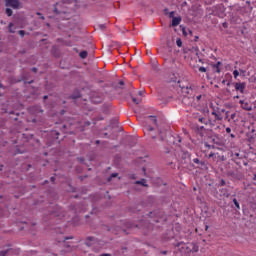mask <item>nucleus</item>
I'll return each instance as SVG.
<instances>
[{"instance_id": "obj_1", "label": "nucleus", "mask_w": 256, "mask_h": 256, "mask_svg": "<svg viewBox=\"0 0 256 256\" xmlns=\"http://www.w3.org/2000/svg\"><path fill=\"white\" fill-rule=\"evenodd\" d=\"M177 85V93L180 94V97H183L184 95L182 103H184V105H191L193 98L187 95L193 94V88H191V86H183V81H178Z\"/></svg>"}, {"instance_id": "obj_2", "label": "nucleus", "mask_w": 256, "mask_h": 256, "mask_svg": "<svg viewBox=\"0 0 256 256\" xmlns=\"http://www.w3.org/2000/svg\"><path fill=\"white\" fill-rule=\"evenodd\" d=\"M5 7H11L12 9H19L21 7V1L19 0H4Z\"/></svg>"}, {"instance_id": "obj_3", "label": "nucleus", "mask_w": 256, "mask_h": 256, "mask_svg": "<svg viewBox=\"0 0 256 256\" xmlns=\"http://www.w3.org/2000/svg\"><path fill=\"white\" fill-rule=\"evenodd\" d=\"M53 13L55 15H61V13H67V9L63 8L61 3H56L54 5Z\"/></svg>"}, {"instance_id": "obj_4", "label": "nucleus", "mask_w": 256, "mask_h": 256, "mask_svg": "<svg viewBox=\"0 0 256 256\" xmlns=\"http://www.w3.org/2000/svg\"><path fill=\"white\" fill-rule=\"evenodd\" d=\"M240 105L244 111H253V105L245 100H240Z\"/></svg>"}, {"instance_id": "obj_5", "label": "nucleus", "mask_w": 256, "mask_h": 256, "mask_svg": "<svg viewBox=\"0 0 256 256\" xmlns=\"http://www.w3.org/2000/svg\"><path fill=\"white\" fill-rule=\"evenodd\" d=\"M17 253H18L17 250H13V248H9L7 250L0 251V256L15 255Z\"/></svg>"}, {"instance_id": "obj_6", "label": "nucleus", "mask_w": 256, "mask_h": 256, "mask_svg": "<svg viewBox=\"0 0 256 256\" xmlns=\"http://www.w3.org/2000/svg\"><path fill=\"white\" fill-rule=\"evenodd\" d=\"M234 87L237 91H240V93H245V83H239V82H236L234 83Z\"/></svg>"}, {"instance_id": "obj_7", "label": "nucleus", "mask_w": 256, "mask_h": 256, "mask_svg": "<svg viewBox=\"0 0 256 256\" xmlns=\"http://www.w3.org/2000/svg\"><path fill=\"white\" fill-rule=\"evenodd\" d=\"M179 23H181V17H173L171 26L177 27V25H179Z\"/></svg>"}, {"instance_id": "obj_8", "label": "nucleus", "mask_w": 256, "mask_h": 256, "mask_svg": "<svg viewBox=\"0 0 256 256\" xmlns=\"http://www.w3.org/2000/svg\"><path fill=\"white\" fill-rule=\"evenodd\" d=\"M144 127L146 131H149V132L155 131V128L149 124V121L144 122Z\"/></svg>"}, {"instance_id": "obj_9", "label": "nucleus", "mask_w": 256, "mask_h": 256, "mask_svg": "<svg viewBox=\"0 0 256 256\" xmlns=\"http://www.w3.org/2000/svg\"><path fill=\"white\" fill-rule=\"evenodd\" d=\"M79 97H81L79 90H75L74 93L70 95V99H79Z\"/></svg>"}, {"instance_id": "obj_10", "label": "nucleus", "mask_w": 256, "mask_h": 256, "mask_svg": "<svg viewBox=\"0 0 256 256\" xmlns=\"http://www.w3.org/2000/svg\"><path fill=\"white\" fill-rule=\"evenodd\" d=\"M136 185H142V187H148L147 180L141 179L135 182Z\"/></svg>"}, {"instance_id": "obj_11", "label": "nucleus", "mask_w": 256, "mask_h": 256, "mask_svg": "<svg viewBox=\"0 0 256 256\" xmlns=\"http://www.w3.org/2000/svg\"><path fill=\"white\" fill-rule=\"evenodd\" d=\"M149 123H152V125H155L157 127V118L155 116H148Z\"/></svg>"}, {"instance_id": "obj_12", "label": "nucleus", "mask_w": 256, "mask_h": 256, "mask_svg": "<svg viewBox=\"0 0 256 256\" xmlns=\"http://www.w3.org/2000/svg\"><path fill=\"white\" fill-rule=\"evenodd\" d=\"M131 99H132L133 103H135V105H139L142 101L141 98H135L134 96H131Z\"/></svg>"}, {"instance_id": "obj_13", "label": "nucleus", "mask_w": 256, "mask_h": 256, "mask_svg": "<svg viewBox=\"0 0 256 256\" xmlns=\"http://www.w3.org/2000/svg\"><path fill=\"white\" fill-rule=\"evenodd\" d=\"M212 115H214L215 117V121H222L223 117L219 116V114H217V112L213 111Z\"/></svg>"}, {"instance_id": "obj_14", "label": "nucleus", "mask_w": 256, "mask_h": 256, "mask_svg": "<svg viewBox=\"0 0 256 256\" xmlns=\"http://www.w3.org/2000/svg\"><path fill=\"white\" fill-rule=\"evenodd\" d=\"M87 55H88L87 51H82L79 53V57L81 59H87Z\"/></svg>"}, {"instance_id": "obj_15", "label": "nucleus", "mask_w": 256, "mask_h": 256, "mask_svg": "<svg viewBox=\"0 0 256 256\" xmlns=\"http://www.w3.org/2000/svg\"><path fill=\"white\" fill-rule=\"evenodd\" d=\"M5 13L8 17H11L13 15V10L11 8H6Z\"/></svg>"}, {"instance_id": "obj_16", "label": "nucleus", "mask_w": 256, "mask_h": 256, "mask_svg": "<svg viewBox=\"0 0 256 256\" xmlns=\"http://www.w3.org/2000/svg\"><path fill=\"white\" fill-rule=\"evenodd\" d=\"M221 66V62H217L214 67L216 69V73H221V69L219 68Z\"/></svg>"}, {"instance_id": "obj_17", "label": "nucleus", "mask_w": 256, "mask_h": 256, "mask_svg": "<svg viewBox=\"0 0 256 256\" xmlns=\"http://www.w3.org/2000/svg\"><path fill=\"white\" fill-rule=\"evenodd\" d=\"M176 45L177 47H183V41H181V38H177Z\"/></svg>"}, {"instance_id": "obj_18", "label": "nucleus", "mask_w": 256, "mask_h": 256, "mask_svg": "<svg viewBox=\"0 0 256 256\" xmlns=\"http://www.w3.org/2000/svg\"><path fill=\"white\" fill-rule=\"evenodd\" d=\"M76 0H62L63 5H70V3H74Z\"/></svg>"}, {"instance_id": "obj_19", "label": "nucleus", "mask_w": 256, "mask_h": 256, "mask_svg": "<svg viewBox=\"0 0 256 256\" xmlns=\"http://www.w3.org/2000/svg\"><path fill=\"white\" fill-rule=\"evenodd\" d=\"M193 162L196 163L197 165H199V163H200L201 165H205V162H201V161L199 160V158H194V159H193Z\"/></svg>"}, {"instance_id": "obj_20", "label": "nucleus", "mask_w": 256, "mask_h": 256, "mask_svg": "<svg viewBox=\"0 0 256 256\" xmlns=\"http://www.w3.org/2000/svg\"><path fill=\"white\" fill-rule=\"evenodd\" d=\"M198 71H199L200 73H207V68L201 66V67L198 68Z\"/></svg>"}, {"instance_id": "obj_21", "label": "nucleus", "mask_w": 256, "mask_h": 256, "mask_svg": "<svg viewBox=\"0 0 256 256\" xmlns=\"http://www.w3.org/2000/svg\"><path fill=\"white\" fill-rule=\"evenodd\" d=\"M98 29H100L101 31H105V29H107V26H105V24H100L97 26Z\"/></svg>"}, {"instance_id": "obj_22", "label": "nucleus", "mask_w": 256, "mask_h": 256, "mask_svg": "<svg viewBox=\"0 0 256 256\" xmlns=\"http://www.w3.org/2000/svg\"><path fill=\"white\" fill-rule=\"evenodd\" d=\"M233 203H234L236 209H241V207L239 206V202L235 198L233 199Z\"/></svg>"}, {"instance_id": "obj_23", "label": "nucleus", "mask_w": 256, "mask_h": 256, "mask_svg": "<svg viewBox=\"0 0 256 256\" xmlns=\"http://www.w3.org/2000/svg\"><path fill=\"white\" fill-rule=\"evenodd\" d=\"M198 121H200V123H204V125H207V120H205L204 117H200Z\"/></svg>"}, {"instance_id": "obj_24", "label": "nucleus", "mask_w": 256, "mask_h": 256, "mask_svg": "<svg viewBox=\"0 0 256 256\" xmlns=\"http://www.w3.org/2000/svg\"><path fill=\"white\" fill-rule=\"evenodd\" d=\"M11 27H13V23L8 25L9 33H15V30H13Z\"/></svg>"}, {"instance_id": "obj_25", "label": "nucleus", "mask_w": 256, "mask_h": 256, "mask_svg": "<svg viewBox=\"0 0 256 256\" xmlns=\"http://www.w3.org/2000/svg\"><path fill=\"white\" fill-rule=\"evenodd\" d=\"M232 155L233 157H235V159H241V154H239L238 152H235Z\"/></svg>"}, {"instance_id": "obj_26", "label": "nucleus", "mask_w": 256, "mask_h": 256, "mask_svg": "<svg viewBox=\"0 0 256 256\" xmlns=\"http://www.w3.org/2000/svg\"><path fill=\"white\" fill-rule=\"evenodd\" d=\"M118 173H112L110 178H108V181H111V179L115 178V177H118Z\"/></svg>"}, {"instance_id": "obj_27", "label": "nucleus", "mask_w": 256, "mask_h": 256, "mask_svg": "<svg viewBox=\"0 0 256 256\" xmlns=\"http://www.w3.org/2000/svg\"><path fill=\"white\" fill-rule=\"evenodd\" d=\"M233 75H234V79H237V77H239V71L238 70H234L233 71Z\"/></svg>"}, {"instance_id": "obj_28", "label": "nucleus", "mask_w": 256, "mask_h": 256, "mask_svg": "<svg viewBox=\"0 0 256 256\" xmlns=\"http://www.w3.org/2000/svg\"><path fill=\"white\" fill-rule=\"evenodd\" d=\"M18 34L20 35V37H25V31L24 30H19Z\"/></svg>"}, {"instance_id": "obj_29", "label": "nucleus", "mask_w": 256, "mask_h": 256, "mask_svg": "<svg viewBox=\"0 0 256 256\" xmlns=\"http://www.w3.org/2000/svg\"><path fill=\"white\" fill-rule=\"evenodd\" d=\"M215 121H217V120H209V125H210V127H215Z\"/></svg>"}, {"instance_id": "obj_30", "label": "nucleus", "mask_w": 256, "mask_h": 256, "mask_svg": "<svg viewBox=\"0 0 256 256\" xmlns=\"http://www.w3.org/2000/svg\"><path fill=\"white\" fill-rule=\"evenodd\" d=\"M36 15L40 16V19H42V21H45V16H43V14L37 12Z\"/></svg>"}, {"instance_id": "obj_31", "label": "nucleus", "mask_w": 256, "mask_h": 256, "mask_svg": "<svg viewBox=\"0 0 256 256\" xmlns=\"http://www.w3.org/2000/svg\"><path fill=\"white\" fill-rule=\"evenodd\" d=\"M192 251H194V253H197V251H199V246H193Z\"/></svg>"}, {"instance_id": "obj_32", "label": "nucleus", "mask_w": 256, "mask_h": 256, "mask_svg": "<svg viewBox=\"0 0 256 256\" xmlns=\"http://www.w3.org/2000/svg\"><path fill=\"white\" fill-rule=\"evenodd\" d=\"M134 227H137V225H135V224H128V228L129 229H133Z\"/></svg>"}, {"instance_id": "obj_33", "label": "nucleus", "mask_w": 256, "mask_h": 256, "mask_svg": "<svg viewBox=\"0 0 256 256\" xmlns=\"http://www.w3.org/2000/svg\"><path fill=\"white\" fill-rule=\"evenodd\" d=\"M182 33L185 35V37H187V31L185 30V27H182Z\"/></svg>"}, {"instance_id": "obj_34", "label": "nucleus", "mask_w": 256, "mask_h": 256, "mask_svg": "<svg viewBox=\"0 0 256 256\" xmlns=\"http://www.w3.org/2000/svg\"><path fill=\"white\" fill-rule=\"evenodd\" d=\"M220 185H221V187H225V185H226L225 180L222 179L220 182Z\"/></svg>"}, {"instance_id": "obj_35", "label": "nucleus", "mask_w": 256, "mask_h": 256, "mask_svg": "<svg viewBox=\"0 0 256 256\" xmlns=\"http://www.w3.org/2000/svg\"><path fill=\"white\" fill-rule=\"evenodd\" d=\"M169 17L173 19V17H175V12H170Z\"/></svg>"}, {"instance_id": "obj_36", "label": "nucleus", "mask_w": 256, "mask_h": 256, "mask_svg": "<svg viewBox=\"0 0 256 256\" xmlns=\"http://www.w3.org/2000/svg\"><path fill=\"white\" fill-rule=\"evenodd\" d=\"M223 195H224V197H229V192H227L226 190H225V192L223 193Z\"/></svg>"}, {"instance_id": "obj_37", "label": "nucleus", "mask_w": 256, "mask_h": 256, "mask_svg": "<svg viewBox=\"0 0 256 256\" xmlns=\"http://www.w3.org/2000/svg\"><path fill=\"white\" fill-rule=\"evenodd\" d=\"M78 161H79L80 163H83V161H85V158L80 157V158H78Z\"/></svg>"}, {"instance_id": "obj_38", "label": "nucleus", "mask_w": 256, "mask_h": 256, "mask_svg": "<svg viewBox=\"0 0 256 256\" xmlns=\"http://www.w3.org/2000/svg\"><path fill=\"white\" fill-rule=\"evenodd\" d=\"M208 157L209 159H211L212 157H215V153L211 152Z\"/></svg>"}, {"instance_id": "obj_39", "label": "nucleus", "mask_w": 256, "mask_h": 256, "mask_svg": "<svg viewBox=\"0 0 256 256\" xmlns=\"http://www.w3.org/2000/svg\"><path fill=\"white\" fill-rule=\"evenodd\" d=\"M226 133H231V129L229 127L226 128Z\"/></svg>"}, {"instance_id": "obj_40", "label": "nucleus", "mask_w": 256, "mask_h": 256, "mask_svg": "<svg viewBox=\"0 0 256 256\" xmlns=\"http://www.w3.org/2000/svg\"><path fill=\"white\" fill-rule=\"evenodd\" d=\"M93 239H95V238H93V237H87V241H93Z\"/></svg>"}, {"instance_id": "obj_41", "label": "nucleus", "mask_w": 256, "mask_h": 256, "mask_svg": "<svg viewBox=\"0 0 256 256\" xmlns=\"http://www.w3.org/2000/svg\"><path fill=\"white\" fill-rule=\"evenodd\" d=\"M32 71L33 73H37V68L36 67L32 68Z\"/></svg>"}, {"instance_id": "obj_42", "label": "nucleus", "mask_w": 256, "mask_h": 256, "mask_svg": "<svg viewBox=\"0 0 256 256\" xmlns=\"http://www.w3.org/2000/svg\"><path fill=\"white\" fill-rule=\"evenodd\" d=\"M235 117H236L235 113L231 114V119H235Z\"/></svg>"}, {"instance_id": "obj_43", "label": "nucleus", "mask_w": 256, "mask_h": 256, "mask_svg": "<svg viewBox=\"0 0 256 256\" xmlns=\"http://www.w3.org/2000/svg\"><path fill=\"white\" fill-rule=\"evenodd\" d=\"M119 85H125V82L123 80H120Z\"/></svg>"}, {"instance_id": "obj_44", "label": "nucleus", "mask_w": 256, "mask_h": 256, "mask_svg": "<svg viewBox=\"0 0 256 256\" xmlns=\"http://www.w3.org/2000/svg\"><path fill=\"white\" fill-rule=\"evenodd\" d=\"M138 95H139L140 97H142V96H143V91H139V92H138Z\"/></svg>"}, {"instance_id": "obj_45", "label": "nucleus", "mask_w": 256, "mask_h": 256, "mask_svg": "<svg viewBox=\"0 0 256 256\" xmlns=\"http://www.w3.org/2000/svg\"><path fill=\"white\" fill-rule=\"evenodd\" d=\"M67 239H73V237H66L63 241H67Z\"/></svg>"}, {"instance_id": "obj_46", "label": "nucleus", "mask_w": 256, "mask_h": 256, "mask_svg": "<svg viewBox=\"0 0 256 256\" xmlns=\"http://www.w3.org/2000/svg\"><path fill=\"white\" fill-rule=\"evenodd\" d=\"M253 181H255V185H256V174H254Z\"/></svg>"}, {"instance_id": "obj_47", "label": "nucleus", "mask_w": 256, "mask_h": 256, "mask_svg": "<svg viewBox=\"0 0 256 256\" xmlns=\"http://www.w3.org/2000/svg\"><path fill=\"white\" fill-rule=\"evenodd\" d=\"M197 100L200 101L201 100V95L197 96Z\"/></svg>"}, {"instance_id": "obj_48", "label": "nucleus", "mask_w": 256, "mask_h": 256, "mask_svg": "<svg viewBox=\"0 0 256 256\" xmlns=\"http://www.w3.org/2000/svg\"><path fill=\"white\" fill-rule=\"evenodd\" d=\"M208 230H209V226L206 225V226H205V231H208Z\"/></svg>"}, {"instance_id": "obj_49", "label": "nucleus", "mask_w": 256, "mask_h": 256, "mask_svg": "<svg viewBox=\"0 0 256 256\" xmlns=\"http://www.w3.org/2000/svg\"><path fill=\"white\" fill-rule=\"evenodd\" d=\"M100 256H111V254H102Z\"/></svg>"}, {"instance_id": "obj_50", "label": "nucleus", "mask_w": 256, "mask_h": 256, "mask_svg": "<svg viewBox=\"0 0 256 256\" xmlns=\"http://www.w3.org/2000/svg\"><path fill=\"white\" fill-rule=\"evenodd\" d=\"M50 181H52V182L55 181V177H51Z\"/></svg>"}, {"instance_id": "obj_51", "label": "nucleus", "mask_w": 256, "mask_h": 256, "mask_svg": "<svg viewBox=\"0 0 256 256\" xmlns=\"http://www.w3.org/2000/svg\"><path fill=\"white\" fill-rule=\"evenodd\" d=\"M230 137H232V139H235V135L234 134H230Z\"/></svg>"}, {"instance_id": "obj_52", "label": "nucleus", "mask_w": 256, "mask_h": 256, "mask_svg": "<svg viewBox=\"0 0 256 256\" xmlns=\"http://www.w3.org/2000/svg\"><path fill=\"white\" fill-rule=\"evenodd\" d=\"M179 155H180V157H183V151H180Z\"/></svg>"}, {"instance_id": "obj_53", "label": "nucleus", "mask_w": 256, "mask_h": 256, "mask_svg": "<svg viewBox=\"0 0 256 256\" xmlns=\"http://www.w3.org/2000/svg\"><path fill=\"white\" fill-rule=\"evenodd\" d=\"M99 143H101V141L97 140V141H96V145H99Z\"/></svg>"}, {"instance_id": "obj_54", "label": "nucleus", "mask_w": 256, "mask_h": 256, "mask_svg": "<svg viewBox=\"0 0 256 256\" xmlns=\"http://www.w3.org/2000/svg\"><path fill=\"white\" fill-rule=\"evenodd\" d=\"M230 86H231V82H228V83H227V87H230Z\"/></svg>"}, {"instance_id": "obj_55", "label": "nucleus", "mask_w": 256, "mask_h": 256, "mask_svg": "<svg viewBox=\"0 0 256 256\" xmlns=\"http://www.w3.org/2000/svg\"><path fill=\"white\" fill-rule=\"evenodd\" d=\"M86 125H87V126L91 125V122H86Z\"/></svg>"}, {"instance_id": "obj_56", "label": "nucleus", "mask_w": 256, "mask_h": 256, "mask_svg": "<svg viewBox=\"0 0 256 256\" xmlns=\"http://www.w3.org/2000/svg\"><path fill=\"white\" fill-rule=\"evenodd\" d=\"M43 99H44V100L48 99V96H44Z\"/></svg>"}, {"instance_id": "obj_57", "label": "nucleus", "mask_w": 256, "mask_h": 256, "mask_svg": "<svg viewBox=\"0 0 256 256\" xmlns=\"http://www.w3.org/2000/svg\"><path fill=\"white\" fill-rule=\"evenodd\" d=\"M189 33H190V35H192V34H193V31L189 30Z\"/></svg>"}, {"instance_id": "obj_58", "label": "nucleus", "mask_w": 256, "mask_h": 256, "mask_svg": "<svg viewBox=\"0 0 256 256\" xmlns=\"http://www.w3.org/2000/svg\"><path fill=\"white\" fill-rule=\"evenodd\" d=\"M234 99H239V96H235Z\"/></svg>"}, {"instance_id": "obj_59", "label": "nucleus", "mask_w": 256, "mask_h": 256, "mask_svg": "<svg viewBox=\"0 0 256 256\" xmlns=\"http://www.w3.org/2000/svg\"><path fill=\"white\" fill-rule=\"evenodd\" d=\"M107 135H108L107 133H104V137H107Z\"/></svg>"}, {"instance_id": "obj_60", "label": "nucleus", "mask_w": 256, "mask_h": 256, "mask_svg": "<svg viewBox=\"0 0 256 256\" xmlns=\"http://www.w3.org/2000/svg\"><path fill=\"white\" fill-rule=\"evenodd\" d=\"M178 142L181 143V138L178 139Z\"/></svg>"}, {"instance_id": "obj_61", "label": "nucleus", "mask_w": 256, "mask_h": 256, "mask_svg": "<svg viewBox=\"0 0 256 256\" xmlns=\"http://www.w3.org/2000/svg\"><path fill=\"white\" fill-rule=\"evenodd\" d=\"M163 255H167V252H163Z\"/></svg>"}, {"instance_id": "obj_62", "label": "nucleus", "mask_w": 256, "mask_h": 256, "mask_svg": "<svg viewBox=\"0 0 256 256\" xmlns=\"http://www.w3.org/2000/svg\"><path fill=\"white\" fill-rule=\"evenodd\" d=\"M152 139H156V137H155V136H153V137H152Z\"/></svg>"}, {"instance_id": "obj_63", "label": "nucleus", "mask_w": 256, "mask_h": 256, "mask_svg": "<svg viewBox=\"0 0 256 256\" xmlns=\"http://www.w3.org/2000/svg\"><path fill=\"white\" fill-rule=\"evenodd\" d=\"M3 87V84H0V88Z\"/></svg>"}, {"instance_id": "obj_64", "label": "nucleus", "mask_w": 256, "mask_h": 256, "mask_svg": "<svg viewBox=\"0 0 256 256\" xmlns=\"http://www.w3.org/2000/svg\"><path fill=\"white\" fill-rule=\"evenodd\" d=\"M28 83H30V84H31V83H33V81H30V82H28Z\"/></svg>"}]
</instances>
